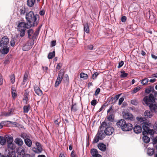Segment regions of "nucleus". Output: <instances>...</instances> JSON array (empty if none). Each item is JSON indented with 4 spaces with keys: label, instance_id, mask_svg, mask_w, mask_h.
I'll return each mask as SVG.
<instances>
[{
    "label": "nucleus",
    "instance_id": "nucleus-1",
    "mask_svg": "<svg viewBox=\"0 0 157 157\" xmlns=\"http://www.w3.org/2000/svg\"><path fill=\"white\" fill-rule=\"evenodd\" d=\"M144 101L149 106L151 112H156L157 111V103H152L155 101L154 96L152 94H150L148 97H145Z\"/></svg>",
    "mask_w": 157,
    "mask_h": 157
},
{
    "label": "nucleus",
    "instance_id": "nucleus-2",
    "mask_svg": "<svg viewBox=\"0 0 157 157\" xmlns=\"http://www.w3.org/2000/svg\"><path fill=\"white\" fill-rule=\"evenodd\" d=\"M39 17V15H35L32 11H30L27 13L25 17V18L29 24H31L33 26H36L37 22L36 21L37 17Z\"/></svg>",
    "mask_w": 157,
    "mask_h": 157
},
{
    "label": "nucleus",
    "instance_id": "nucleus-3",
    "mask_svg": "<svg viewBox=\"0 0 157 157\" xmlns=\"http://www.w3.org/2000/svg\"><path fill=\"white\" fill-rule=\"evenodd\" d=\"M111 122L107 123L103 122L102 123L101 126L104 128L105 127V129L104 131L105 134L107 135H110L113 132L114 130L113 127L110 126L111 125Z\"/></svg>",
    "mask_w": 157,
    "mask_h": 157
},
{
    "label": "nucleus",
    "instance_id": "nucleus-4",
    "mask_svg": "<svg viewBox=\"0 0 157 157\" xmlns=\"http://www.w3.org/2000/svg\"><path fill=\"white\" fill-rule=\"evenodd\" d=\"M31 26V24L22 22L20 23L18 25V27L19 31L21 30H25L26 29H28Z\"/></svg>",
    "mask_w": 157,
    "mask_h": 157
},
{
    "label": "nucleus",
    "instance_id": "nucleus-5",
    "mask_svg": "<svg viewBox=\"0 0 157 157\" xmlns=\"http://www.w3.org/2000/svg\"><path fill=\"white\" fill-rule=\"evenodd\" d=\"M9 42L8 38L7 36H4L2 38L0 41V46L1 48H4L6 46Z\"/></svg>",
    "mask_w": 157,
    "mask_h": 157
},
{
    "label": "nucleus",
    "instance_id": "nucleus-6",
    "mask_svg": "<svg viewBox=\"0 0 157 157\" xmlns=\"http://www.w3.org/2000/svg\"><path fill=\"white\" fill-rule=\"evenodd\" d=\"M7 138V147L8 148L13 150L15 148V145L13 143V139L11 137H8Z\"/></svg>",
    "mask_w": 157,
    "mask_h": 157
},
{
    "label": "nucleus",
    "instance_id": "nucleus-7",
    "mask_svg": "<svg viewBox=\"0 0 157 157\" xmlns=\"http://www.w3.org/2000/svg\"><path fill=\"white\" fill-rule=\"evenodd\" d=\"M36 147L33 148V151L39 154L43 150L42 145L40 144L38 142H36Z\"/></svg>",
    "mask_w": 157,
    "mask_h": 157
},
{
    "label": "nucleus",
    "instance_id": "nucleus-8",
    "mask_svg": "<svg viewBox=\"0 0 157 157\" xmlns=\"http://www.w3.org/2000/svg\"><path fill=\"white\" fill-rule=\"evenodd\" d=\"M123 117L125 119L128 120L133 121L135 120V118L133 115L130 113H125L123 115Z\"/></svg>",
    "mask_w": 157,
    "mask_h": 157
},
{
    "label": "nucleus",
    "instance_id": "nucleus-9",
    "mask_svg": "<svg viewBox=\"0 0 157 157\" xmlns=\"http://www.w3.org/2000/svg\"><path fill=\"white\" fill-rule=\"evenodd\" d=\"M126 123V121L124 120L121 119L117 123V125L119 127L121 128L122 130H124L126 129L124 127V125Z\"/></svg>",
    "mask_w": 157,
    "mask_h": 157
},
{
    "label": "nucleus",
    "instance_id": "nucleus-10",
    "mask_svg": "<svg viewBox=\"0 0 157 157\" xmlns=\"http://www.w3.org/2000/svg\"><path fill=\"white\" fill-rule=\"evenodd\" d=\"M25 148L23 147H18L17 149V154L20 156H23L25 153Z\"/></svg>",
    "mask_w": 157,
    "mask_h": 157
},
{
    "label": "nucleus",
    "instance_id": "nucleus-11",
    "mask_svg": "<svg viewBox=\"0 0 157 157\" xmlns=\"http://www.w3.org/2000/svg\"><path fill=\"white\" fill-rule=\"evenodd\" d=\"M14 109L13 108H10L9 109L8 111L7 112H4L2 113V116L6 117H8L11 116L13 114Z\"/></svg>",
    "mask_w": 157,
    "mask_h": 157
},
{
    "label": "nucleus",
    "instance_id": "nucleus-12",
    "mask_svg": "<svg viewBox=\"0 0 157 157\" xmlns=\"http://www.w3.org/2000/svg\"><path fill=\"white\" fill-rule=\"evenodd\" d=\"M90 153L92 157H102L101 155L98 154V151L95 149H92Z\"/></svg>",
    "mask_w": 157,
    "mask_h": 157
},
{
    "label": "nucleus",
    "instance_id": "nucleus-13",
    "mask_svg": "<svg viewBox=\"0 0 157 157\" xmlns=\"http://www.w3.org/2000/svg\"><path fill=\"white\" fill-rule=\"evenodd\" d=\"M8 137H10L9 136H0V144L2 145H4L5 144L6 141H7V138Z\"/></svg>",
    "mask_w": 157,
    "mask_h": 157
},
{
    "label": "nucleus",
    "instance_id": "nucleus-14",
    "mask_svg": "<svg viewBox=\"0 0 157 157\" xmlns=\"http://www.w3.org/2000/svg\"><path fill=\"white\" fill-rule=\"evenodd\" d=\"M133 130L135 133L138 134L141 132L142 129L140 126L136 125L133 128Z\"/></svg>",
    "mask_w": 157,
    "mask_h": 157
},
{
    "label": "nucleus",
    "instance_id": "nucleus-15",
    "mask_svg": "<svg viewBox=\"0 0 157 157\" xmlns=\"http://www.w3.org/2000/svg\"><path fill=\"white\" fill-rule=\"evenodd\" d=\"M98 148L102 151H105L106 150V145L104 144L100 143L98 144Z\"/></svg>",
    "mask_w": 157,
    "mask_h": 157
},
{
    "label": "nucleus",
    "instance_id": "nucleus-16",
    "mask_svg": "<svg viewBox=\"0 0 157 157\" xmlns=\"http://www.w3.org/2000/svg\"><path fill=\"white\" fill-rule=\"evenodd\" d=\"M34 89L35 93L37 95L41 96L42 95V92L39 87L35 86Z\"/></svg>",
    "mask_w": 157,
    "mask_h": 157
},
{
    "label": "nucleus",
    "instance_id": "nucleus-17",
    "mask_svg": "<svg viewBox=\"0 0 157 157\" xmlns=\"http://www.w3.org/2000/svg\"><path fill=\"white\" fill-rule=\"evenodd\" d=\"M32 48V45L29 44L28 41L22 48V50L23 51H26L29 50Z\"/></svg>",
    "mask_w": 157,
    "mask_h": 157
},
{
    "label": "nucleus",
    "instance_id": "nucleus-18",
    "mask_svg": "<svg viewBox=\"0 0 157 157\" xmlns=\"http://www.w3.org/2000/svg\"><path fill=\"white\" fill-rule=\"evenodd\" d=\"M124 126V127H125V128H126V129L124 130H122L123 131H129L132 130V125L130 123H126Z\"/></svg>",
    "mask_w": 157,
    "mask_h": 157
},
{
    "label": "nucleus",
    "instance_id": "nucleus-19",
    "mask_svg": "<svg viewBox=\"0 0 157 157\" xmlns=\"http://www.w3.org/2000/svg\"><path fill=\"white\" fill-rule=\"evenodd\" d=\"M97 134L99 137L100 140H102L105 137V134L104 133L103 131L99 130Z\"/></svg>",
    "mask_w": 157,
    "mask_h": 157
},
{
    "label": "nucleus",
    "instance_id": "nucleus-20",
    "mask_svg": "<svg viewBox=\"0 0 157 157\" xmlns=\"http://www.w3.org/2000/svg\"><path fill=\"white\" fill-rule=\"evenodd\" d=\"M15 142L17 144L20 146H22L23 143L22 140L19 138H16L15 140Z\"/></svg>",
    "mask_w": 157,
    "mask_h": 157
},
{
    "label": "nucleus",
    "instance_id": "nucleus-21",
    "mask_svg": "<svg viewBox=\"0 0 157 157\" xmlns=\"http://www.w3.org/2000/svg\"><path fill=\"white\" fill-rule=\"evenodd\" d=\"M144 114L146 118H150L153 116L152 113L149 110L146 111L144 112Z\"/></svg>",
    "mask_w": 157,
    "mask_h": 157
},
{
    "label": "nucleus",
    "instance_id": "nucleus-22",
    "mask_svg": "<svg viewBox=\"0 0 157 157\" xmlns=\"http://www.w3.org/2000/svg\"><path fill=\"white\" fill-rule=\"evenodd\" d=\"M143 126V128L144 131L143 132V135H147V131H148L149 128L145 124Z\"/></svg>",
    "mask_w": 157,
    "mask_h": 157
},
{
    "label": "nucleus",
    "instance_id": "nucleus-23",
    "mask_svg": "<svg viewBox=\"0 0 157 157\" xmlns=\"http://www.w3.org/2000/svg\"><path fill=\"white\" fill-rule=\"evenodd\" d=\"M11 90L12 94L13 97V98H16L17 96V93L16 89L13 86L12 87Z\"/></svg>",
    "mask_w": 157,
    "mask_h": 157
},
{
    "label": "nucleus",
    "instance_id": "nucleus-24",
    "mask_svg": "<svg viewBox=\"0 0 157 157\" xmlns=\"http://www.w3.org/2000/svg\"><path fill=\"white\" fill-rule=\"evenodd\" d=\"M24 141L25 144L27 146L29 147H31L32 142V141L29 138L25 140Z\"/></svg>",
    "mask_w": 157,
    "mask_h": 157
},
{
    "label": "nucleus",
    "instance_id": "nucleus-25",
    "mask_svg": "<svg viewBox=\"0 0 157 157\" xmlns=\"http://www.w3.org/2000/svg\"><path fill=\"white\" fill-rule=\"evenodd\" d=\"M1 50V53L2 54H6L8 53L9 51V49L8 47L5 46Z\"/></svg>",
    "mask_w": 157,
    "mask_h": 157
},
{
    "label": "nucleus",
    "instance_id": "nucleus-26",
    "mask_svg": "<svg viewBox=\"0 0 157 157\" xmlns=\"http://www.w3.org/2000/svg\"><path fill=\"white\" fill-rule=\"evenodd\" d=\"M35 0H27V4L29 7L33 6L34 4Z\"/></svg>",
    "mask_w": 157,
    "mask_h": 157
},
{
    "label": "nucleus",
    "instance_id": "nucleus-27",
    "mask_svg": "<svg viewBox=\"0 0 157 157\" xmlns=\"http://www.w3.org/2000/svg\"><path fill=\"white\" fill-rule=\"evenodd\" d=\"M84 30L86 33H89L90 30L88 23H86L84 24Z\"/></svg>",
    "mask_w": 157,
    "mask_h": 157
},
{
    "label": "nucleus",
    "instance_id": "nucleus-28",
    "mask_svg": "<svg viewBox=\"0 0 157 157\" xmlns=\"http://www.w3.org/2000/svg\"><path fill=\"white\" fill-rule=\"evenodd\" d=\"M63 75H64V73L63 72H62L61 71V70H60L58 74L57 78V79L61 80L62 81L63 77Z\"/></svg>",
    "mask_w": 157,
    "mask_h": 157
},
{
    "label": "nucleus",
    "instance_id": "nucleus-29",
    "mask_svg": "<svg viewBox=\"0 0 157 157\" xmlns=\"http://www.w3.org/2000/svg\"><path fill=\"white\" fill-rule=\"evenodd\" d=\"M154 90V87L153 86H149L145 90V92L146 93L149 94L151 92Z\"/></svg>",
    "mask_w": 157,
    "mask_h": 157
},
{
    "label": "nucleus",
    "instance_id": "nucleus-30",
    "mask_svg": "<svg viewBox=\"0 0 157 157\" xmlns=\"http://www.w3.org/2000/svg\"><path fill=\"white\" fill-rule=\"evenodd\" d=\"M19 12L21 15H24L25 14V13L26 12V9L24 7H22L19 10Z\"/></svg>",
    "mask_w": 157,
    "mask_h": 157
},
{
    "label": "nucleus",
    "instance_id": "nucleus-31",
    "mask_svg": "<svg viewBox=\"0 0 157 157\" xmlns=\"http://www.w3.org/2000/svg\"><path fill=\"white\" fill-rule=\"evenodd\" d=\"M144 136L143 138V141L144 142L147 143L150 141V138L148 136H147V135H144Z\"/></svg>",
    "mask_w": 157,
    "mask_h": 157
},
{
    "label": "nucleus",
    "instance_id": "nucleus-32",
    "mask_svg": "<svg viewBox=\"0 0 157 157\" xmlns=\"http://www.w3.org/2000/svg\"><path fill=\"white\" fill-rule=\"evenodd\" d=\"M114 118V116L113 114H111L107 117V119L109 121L113 122Z\"/></svg>",
    "mask_w": 157,
    "mask_h": 157
},
{
    "label": "nucleus",
    "instance_id": "nucleus-33",
    "mask_svg": "<svg viewBox=\"0 0 157 157\" xmlns=\"http://www.w3.org/2000/svg\"><path fill=\"white\" fill-rule=\"evenodd\" d=\"M80 76V78H82L84 79H86L88 78L87 75L82 72L81 73Z\"/></svg>",
    "mask_w": 157,
    "mask_h": 157
},
{
    "label": "nucleus",
    "instance_id": "nucleus-34",
    "mask_svg": "<svg viewBox=\"0 0 157 157\" xmlns=\"http://www.w3.org/2000/svg\"><path fill=\"white\" fill-rule=\"evenodd\" d=\"M136 119L138 121L142 122L143 124H146V122L145 121V119L141 117H137Z\"/></svg>",
    "mask_w": 157,
    "mask_h": 157
},
{
    "label": "nucleus",
    "instance_id": "nucleus-35",
    "mask_svg": "<svg viewBox=\"0 0 157 157\" xmlns=\"http://www.w3.org/2000/svg\"><path fill=\"white\" fill-rule=\"evenodd\" d=\"M154 150L152 148L151 149V148H148L147 149V154L148 155H149L150 156L151 155H153L154 153Z\"/></svg>",
    "mask_w": 157,
    "mask_h": 157
},
{
    "label": "nucleus",
    "instance_id": "nucleus-36",
    "mask_svg": "<svg viewBox=\"0 0 157 157\" xmlns=\"http://www.w3.org/2000/svg\"><path fill=\"white\" fill-rule=\"evenodd\" d=\"M148 81V79L147 78H145L140 80L141 84L143 85H146Z\"/></svg>",
    "mask_w": 157,
    "mask_h": 157
},
{
    "label": "nucleus",
    "instance_id": "nucleus-37",
    "mask_svg": "<svg viewBox=\"0 0 157 157\" xmlns=\"http://www.w3.org/2000/svg\"><path fill=\"white\" fill-rule=\"evenodd\" d=\"M24 112L25 113H27L30 109L29 105L24 106L23 107Z\"/></svg>",
    "mask_w": 157,
    "mask_h": 157
},
{
    "label": "nucleus",
    "instance_id": "nucleus-38",
    "mask_svg": "<svg viewBox=\"0 0 157 157\" xmlns=\"http://www.w3.org/2000/svg\"><path fill=\"white\" fill-rule=\"evenodd\" d=\"M27 33L28 34V37L29 38H30L31 36L33 33V30L31 29H29L28 30Z\"/></svg>",
    "mask_w": 157,
    "mask_h": 157
},
{
    "label": "nucleus",
    "instance_id": "nucleus-39",
    "mask_svg": "<svg viewBox=\"0 0 157 157\" xmlns=\"http://www.w3.org/2000/svg\"><path fill=\"white\" fill-rule=\"evenodd\" d=\"M100 140V138L97 135V134L96 136H95L93 141V144H95L97 143L99 141V140Z\"/></svg>",
    "mask_w": 157,
    "mask_h": 157
},
{
    "label": "nucleus",
    "instance_id": "nucleus-40",
    "mask_svg": "<svg viewBox=\"0 0 157 157\" xmlns=\"http://www.w3.org/2000/svg\"><path fill=\"white\" fill-rule=\"evenodd\" d=\"M55 52L53 51L52 52H50L48 55V58L49 59H52L55 56Z\"/></svg>",
    "mask_w": 157,
    "mask_h": 157
},
{
    "label": "nucleus",
    "instance_id": "nucleus-41",
    "mask_svg": "<svg viewBox=\"0 0 157 157\" xmlns=\"http://www.w3.org/2000/svg\"><path fill=\"white\" fill-rule=\"evenodd\" d=\"M28 74L27 72H25L24 76L23 82H26L28 79Z\"/></svg>",
    "mask_w": 157,
    "mask_h": 157
},
{
    "label": "nucleus",
    "instance_id": "nucleus-42",
    "mask_svg": "<svg viewBox=\"0 0 157 157\" xmlns=\"http://www.w3.org/2000/svg\"><path fill=\"white\" fill-rule=\"evenodd\" d=\"M121 76L122 78H124L126 77L128 75V74L127 73H126L124 71H122L121 72Z\"/></svg>",
    "mask_w": 157,
    "mask_h": 157
},
{
    "label": "nucleus",
    "instance_id": "nucleus-43",
    "mask_svg": "<svg viewBox=\"0 0 157 157\" xmlns=\"http://www.w3.org/2000/svg\"><path fill=\"white\" fill-rule=\"evenodd\" d=\"M78 110V108L76 105H72V107L71 108V110L73 112H75L77 111Z\"/></svg>",
    "mask_w": 157,
    "mask_h": 157
},
{
    "label": "nucleus",
    "instance_id": "nucleus-44",
    "mask_svg": "<svg viewBox=\"0 0 157 157\" xmlns=\"http://www.w3.org/2000/svg\"><path fill=\"white\" fill-rule=\"evenodd\" d=\"M62 80L57 79L55 83V87H58L60 83L61 82Z\"/></svg>",
    "mask_w": 157,
    "mask_h": 157
},
{
    "label": "nucleus",
    "instance_id": "nucleus-45",
    "mask_svg": "<svg viewBox=\"0 0 157 157\" xmlns=\"http://www.w3.org/2000/svg\"><path fill=\"white\" fill-rule=\"evenodd\" d=\"M10 81L12 84L15 82V77L14 75H12L10 76Z\"/></svg>",
    "mask_w": 157,
    "mask_h": 157
},
{
    "label": "nucleus",
    "instance_id": "nucleus-46",
    "mask_svg": "<svg viewBox=\"0 0 157 157\" xmlns=\"http://www.w3.org/2000/svg\"><path fill=\"white\" fill-rule=\"evenodd\" d=\"M21 137L22 138H23L24 140L26 139H27L29 137L28 136L27 134L25 133H22L21 134Z\"/></svg>",
    "mask_w": 157,
    "mask_h": 157
},
{
    "label": "nucleus",
    "instance_id": "nucleus-47",
    "mask_svg": "<svg viewBox=\"0 0 157 157\" xmlns=\"http://www.w3.org/2000/svg\"><path fill=\"white\" fill-rule=\"evenodd\" d=\"M147 134L148 133L150 135L154 134L155 133V131L153 129H150L149 128L147 131Z\"/></svg>",
    "mask_w": 157,
    "mask_h": 157
},
{
    "label": "nucleus",
    "instance_id": "nucleus-48",
    "mask_svg": "<svg viewBox=\"0 0 157 157\" xmlns=\"http://www.w3.org/2000/svg\"><path fill=\"white\" fill-rule=\"evenodd\" d=\"M99 74V73L98 72H95L92 75V79H95L97 78V76Z\"/></svg>",
    "mask_w": 157,
    "mask_h": 157
},
{
    "label": "nucleus",
    "instance_id": "nucleus-49",
    "mask_svg": "<svg viewBox=\"0 0 157 157\" xmlns=\"http://www.w3.org/2000/svg\"><path fill=\"white\" fill-rule=\"evenodd\" d=\"M140 89V87L138 86L134 88L133 91V93H135L137 92Z\"/></svg>",
    "mask_w": 157,
    "mask_h": 157
},
{
    "label": "nucleus",
    "instance_id": "nucleus-50",
    "mask_svg": "<svg viewBox=\"0 0 157 157\" xmlns=\"http://www.w3.org/2000/svg\"><path fill=\"white\" fill-rule=\"evenodd\" d=\"M15 40L14 39H12L10 41V44L11 46H14L15 44Z\"/></svg>",
    "mask_w": 157,
    "mask_h": 157
},
{
    "label": "nucleus",
    "instance_id": "nucleus-51",
    "mask_svg": "<svg viewBox=\"0 0 157 157\" xmlns=\"http://www.w3.org/2000/svg\"><path fill=\"white\" fill-rule=\"evenodd\" d=\"M97 104V101L96 99L93 100L91 102V104L93 106H95Z\"/></svg>",
    "mask_w": 157,
    "mask_h": 157
},
{
    "label": "nucleus",
    "instance_id": "nucleus-52",
    "mask_svg": "<svg viewBox=\"0 0 157 157\" xmlns=\"http://www.w3.org/2000/svg\"><path fill=\"white\" fill-rule=\"evenodd\" d=\"M131 103L132 104L135 105H136L138 103L137 101L135 100H132Z\"/></svg>",
    "mask_w": 157,
    "mask_h": 157
},
{
    "label": "nucleus",
    "instance_id": "nucleus-53",
    "mask_svg": "<svg viewBox=\"0 0 157 157\" xmlns=\"http://www.w3.org/2000/svg\"><path fill=\"white\" fill-rule=\"evenodd\" d=\"M124 64V62L123 61H121L119 63V65L117 67L118 68H120L122 66H123Z\"/></svg>",
    "mask_w": 157,
    "mask_h": 157
},
{
    "label": "nucleus",
    "instance_id": "nucleus-54",
    "mask_svg": "<svg viewBox=\"0 0 157 157\" xmlns=\"http://www.w3.org/2000/svg\"><path fill=\"white\" fill-rule=\"evenodd\" d=\"M94 47L92 45H89L87 46V49L89 50H92L93 49Z\"/></svg>",
    "mask_w": 157,
    "mask_h": 157
},
{
    "label": "nucleus",
    "instance_id": "nucleus-55",
    "mask_svg": "<svg viewBox=\"0 0 157 157\" xmlns=\"http://www.w3.org/2000/svg\"><path fill=\"white\" fill-rule=\"evenodd\" d=\"M124 100L123 98H121L119 100L118 105H120Z\"/></svg>",
    "mask_w": 157,
    "mask_h": 157
},
{
    "label": "nucleus",
    "instance_id": "nucleus-56",
    "mask_svg": "<svg viewBox=\"0 0 157 157\" xmlns=\"http://www.w3.org/2000/svg\"><path fill=\"white\" fill-rule=\"evenodd\" d=\"M25 30H21V31H20V35L21 37H22L24 36L25 34Z\"/></svg>",
    "mask_w": 157,
    "mask_h": 157
},
{
    "label": "nucleus",
    "instance_id": "nucleus-57",
    "mask_svg": "<svg viewBox=\"0 0 157 157\" xmlns=\"http://www.w3.org/2000/svg\"><path fill=\"white\" fill-rule=\"evenodd\" d=\"M100 91V89L99 88H97L95 92V95H98Z\"/></svg>",
    "mask_w": 157,
    "mask_h": 157
},
{
    "label": "nucleus",
    "instance_id": "nucleus-58",
    "mask_svg": "<svg viewBox=\"0 0 157 157\" xmlns=\"http://www.w3.org/2000/svg\"><path fill=\"white\" fill-rule=\"evenodd\" d=\"M3 80L2 75L0 74V85H2L3 84Z\"/></svg>",
    "mask_w": 157,
    "mask_h": 157
},
{
    "label": "nucleus",
    "instance_id": "nucleus-59",
    "mask_svg": "<svg viewBox=\"0 0 157 157\" xmlns=\"http://www.w3.org/2000/svg\"><path fill=\"white\" fill-rule=\"evenodd\" d=\"M45 13V11L44 10H41L39 13V14L40 15H44Z\"/></svg>",
    "mask_w": 157,
    "mask_h": 157
},
{
    "label": "nucleus",
    "instance_id": "nucleus-60",
    "mask_svg": "<svg viewBox=\"0 0 157 157\" xmlns=\"http://www.w3.org/2000/svg\"><path fill=\"white\" fill-rule=\"evenodd\" d=\"M71 157H77V156L75 153V151H72L71 153Z\"/></svg>",
    "mask_w": 157,
    "mask_h": 157
},
{
    "label": "nucleus",
    "instance_id": "nucleus-61",
    "mask_svg": "<svg viewBox=\"0 0 157 157\" xmlns=\"http://www.w3.org/2000/svg\"><path fill=\"white\" fill-rule=\"evenodd\" d=\"M62 66V63H59L57 65V67H56V69H58V70H59L61 68V67Z\"/></svg>",
    "mask_w": 157,
    "mask_h": 157
},
{
    "label": "nucleus",
    "instance_id": "nucleus-62",
    "mask_svg": "<svg viewBox=\"0 0 157 157\" xmlns=\"http://www.w3.org/2000/svg\"><path fill=\"white\" fill-rule=\"evenodd\" d=\"M56 44V41L53 40L51 42V46L53 47L55 46Z\"/></svg>",
    "mask_w": 157,
    "mask_h": 157
},
{
    "label": "nucleus",
    "instance_id": "nucleus-63",
    "mask_svg": "<svg viewBox=\"0 0 157 157\" xmlns=\"http://www.w3.org/2000/svg\"><path fill=\"white\" fill-rule=\"evenodd\" d=\"M121 21L122 22H124L126 21V17L125 16H123L121 18Z\"/></svg>",
    "mask_w": 157,
    "mask_h": 157
},
{
    "label": "nucleus",
    "instance_id": "nucleus-64",
    "mask_svg": "<svg viewBox=\"0 0 157 157\" xmlns=\"http://www.w3.org/2000/svg\"><path fill=\"white\" fill-rule=\"evenodd\" d=\"M22 157H32V156L30 154H25L22 156Z\"/></svg>",
    "mask_w": 157,
    "mask_h": 157
}]
</instances>
